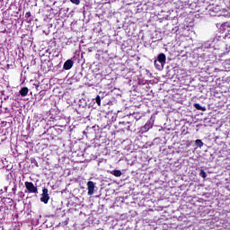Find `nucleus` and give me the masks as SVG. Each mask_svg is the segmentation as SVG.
I'll use <instances>...</instances> for the list:
<instances>
[{"label": "nucleus", "mask_w": 230, "mask_h": 230, "mask_svg": "<svg viewBox=\"0 0 230 230\" xmlns=\"http://www.w3.org/2000/svg\"><path fill=\"white\" fill-rule=\"evenodd\" d=\"M195 145H196V146H199V147L204 146V143L200 139H197L195 141Z\"/></svg>", "instance_id": "obj_12"}, {"label": "nucleus", "mask_w": 230, "mask_h": 230, "mask_svg": "<svg viewBox=\"0 0 230 230\" xmlns=\"http://www.w3.org/2000/svg\"><path fill=\"white\" fill-rule=\"evenodd\" d=\"M152 127H154V120L149 119L147 120V122L146 123L145 126H143L140 128V132L141 134H145V132H148L150 128H152Z\"/></svg>", "instance_id": "obj_2"}, {"label": "nucleus", "mask_w": 230, "mask_h": 230, "mask_svg": "<svg viewBox=\"0 0 230 230\" xmlns=\"http://www.w3.org/2000/svg\"><path fill=\"white\" fill-rule=\"evenodd\" d=\"M31 163L35 164V166H37V168H39V163H37V160H35V158H31Z\"/></svg>", "instance_id": "obj_16"}, {"label": "nucleus", "mask_w": 230, "mask_h": 230, "mask_svg": "<svg viewBox=\"0 0 230 230\" xmlns=\"http://www.w3.org/2000/svg\"><path fill=\"white\" fill-rule=\"evenodd\" d=\"M25 188L29 193H39V190L31 181H25Z\"/></svg>", "instance_id": "obj_1"}, {"label": "nucleus", "mask_w": 230, "mask_h": 230, "mask_svg": "<svg viewBox=\"0 0 230 230\" xmlns=\"http://www.w3.org/2000/svg\"><path fill=\"white\" fill-rule=\"evenodd\" d=\"M28 87H22L21 90H20V94L21 96H28Z\"/></svg>", "instance_id": "obj_7"}, {"label": "nucleus", "mask_w": 230, "mask_h": 230, "mask_svg": "<svg viewBox=\"0 0 230 230\" xmlns=\"http://www.w3.org/2000/svg\"><path fill=\"white\" fill-rule=\"evenodd\" d=\"M25 16L31 17V13H30V12L26 13Z\"/></svg>", "instance_id": "obj_18"}, {"label": "nucleus", "mask_w": 230, "mask_h": 230, "mask_svg": "<svg viewBox=\"0 0 230 230\" xmlns=\"http://www.w3.org/2000/svg\"><path fill=\"white\" fill-rule=\"evenodd\" d=\"M120 125H124L125 127H127L126 128H127V130H130V122H125V121H123V122H120ZM128 125V126H127Z\"/></svg>", "instance_id": "obj_13"}, {"label": "nucleus", "mask_w": 230, "mask_h": 230, "mask_svg": "<svg viewBox=\"0 0 230 230\" xmlns=\"http://www.w3.org/2000/svg\"><path fill=\"white\" fill-rule=\"evenodd\" d=\"M74 65L75 62L73 61V59H67L63 65V69H65V71H69V69H71Z\"/></svg>", "instance_id": "obj_5"}, {"label": "nucleus", "mask_w": 230, "mask_h": 230, "mask_svg": "<svg viewBox=\"0 0 230 230\" xmlns=\"http://www.w3.org/2000/svg\"><path fill=\"white\" fill-rule=\"evenodd\" d=\"M74 4H80V0H70Z\"/></svg>", "instance_id": "obj_17"}, {"label": "nucleus", "mask_w": 230, "mask_h": 230, "mask_svg": "<svg viewBox=\"0 0 230 230\" xmlns=\"http://www.w3.org/2000/svg\"><path fill=\"white\" fill-rule=\"evenodd\" d=\"M95 102L97 103V105H102V97H100V95H97L95 98Z\"/></svg>", "instance_id": "obj_15"}, {"label": "nucleus", "mask_w": 230, "mask_h": 230, "mask_svg": "<svg viewBox=\"0 0 230 230\" xmlns=\"http://www.w3.org/2000/svg\"><path fill=\"white\" fill-rule=\"evenodd\" d=\"M194 107L195 109H197V111H206V106H201L200 104L199 103H194Z\"/></svg>", "instance_id": "obj_8"}, {"label": "nucleus", "mask_w": 230, "mask_h": 230, "mask_svg": "<svg viewBox=\"0 0 230 230\" xmlns=\"http://www.w3.org/2000/svg\"><path fill=\"white\" fill-rule=\"evenodd\" d=\"M221 28L225 29L226 31H228V34L230 35V27L229 23L226 22L223 25H221Z\"/></svg>", "instance_id": "obj_10"}, {"label": "nucleus", "mask_w": 230, "mask_h": 230, "mask_svg": "<svg viewBox=\"0 0 230 230\" xmlns=\"http://www.w3.org/2000/svg\"><path fill=\"white\" fill-rule=\"evenodd\" d=\"M199 175L200 177H202L203 179H206V177H208V174L206 173V172H204V170L200 169L199 171Z\"/></svg>", "instance_id": "obj_14"}, {"label": "nucleus", "mask_w": 230, "mask_h": 230, "mask_svg": "<svg viewBox=\"0 0 230 230\" xmlns=\"http://www.w3.org/2000/svg\"><path fill=\"white\" fill-rule=\"evenodd\" d=\"M155 66L156 69H163V67H164V66H163V64L159 63L157 60H155Z\"/></svg>", "instance_id": "obj_11"}, {"label": "nucleus", "mask_w": 230, "mask_h": 230, "mask_svg": "<svg viewBox=\"0 0 230 230\" xmlns=\"http://www.w3.org/2000/svg\"><path fill=\"white\" fill-rule=\"evenodd\" d=\"M156 61L162 64V66H164L166 64V55L164 53L159 54Z\"/></svg>", "instance_id": "obj_6"}, {"label": "nucleus", "mask_w": 230, "mask_h": 230, "mask_svg": "<svg viewBox=\"0 0 230 230\" xmlns=\"http://www.w3.org/2000/svg\"><path fill=\"white\" fill-rule=\"evenodd\" d=\"M94 188H96V184L93 181L87 182L88 195H94Z\"/></svg>", "instance_id": "obj_4"}, {"label": "nucleus", "mask_w": 230, "mask_h": 230, "mask_svg": "<svg viewBox=\"0 0 230 230\" xmlns=\"http://www.w3.org/2000/svg\"><path fill=\"white\" fill-rule=\"evenodd\" d=\"M48 189L44 188L42 190V194H41V198H40V201L43 202L44 204H48V202H49V194L48 193Z\"/></svg>", "instance_id": "obj_3"}, {"label": "nucleus", "mask_w": 230, "mask_h": 230, "mask_svg": "<svg viewBox=\"0 0 230 230\" xmlns=\"http://www.w3.org/2000/svg\"><path fill=\"white\" fill-rule=\"evenodd\" d=\"M111 175H114L115 177H121V171L113 170V171H111Z\"/></svg>", "instance_id": "obj_9"}]
</instances>
